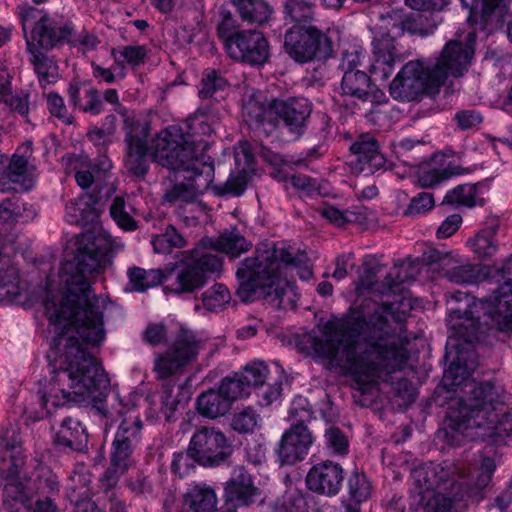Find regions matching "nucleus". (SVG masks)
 Returning a JSON list of instances; mask_svg holds the SVG:
<instances>
[{
	"label": "nucleus",
	"instance_id": "1",
	"mask_svg": "<svg viewBox=\"0 0 512 512\" xmlns=\"http://www.w3.org/2000/svg\"><path fill=\"white\" fill-rule=\"evenodd\" d=\"M122 247L105 232L83 234L65 280V293L44 302L45 314L56 334L47 356L52 377L41 396L48 414L52 408L76 401V396L100 398L109 388L104 369L87 352L88 347H98L105 340L104 312L109 301L93 294L89 278Z\"/></svg>",
	"mask_w": 512,
	"mask_h": 512
},
{
	"label": "nucleus",
	"instance_id": "2",
	"mask_svg": "<svg viewBox=\"0 0 512 512\" xmlns=\"http://www.w3.org/2000/svg\"><path fill=\"white\" fill-rule=\"evenodd\" d=\"M464 292L451 295L447 326L452 331L448 338L445 359L455 355L443 375V384L449 390L464 383L465 397L454 400L445 420V437L452 445L465 440L491 439L498 444L512 443V405L506 406L499 392L490 382L469 381L478 366L473 343L487 330H495L483 311L471 313L472 305Z\"/></svg>",
	"mask_w": 512,
	"mask_h": 512
},
{
	"label": "nucleus",
	"instance_id": "3",
	"mask_svg": "<svg viewBox=\"0 0 512 512\" xmlns=\"http://www.w3.org/2000/svg\"><path fill=\"white\" fill-rule=\"evenodd\" d=\"M404 320L393 303L364 300L342 318L326 322L320 335L309 333L304 339L316 357L350 375L361 393H367L405 365L410 337Z\"/></svg>",
	"mask_w": 512,
	"mask_h": 512
},
{
	"label": "nucleus",
	"instance_id": "4",
	"mask_svg": "<svg viewBox=\"0 0 512 512\" xmlns=\"http://www.w3.org/2000/svg\"><path fill=\"white\" fill-rule=\"evenodd\" d=\"M282 266L294 267L302 280H309L313 275L305 253H296L283 243L262 244L253 256L239 263L236 295L243 302H251L259 295L274 308L294 309L297 293L292 283L280 277Z\"/></svg>",
	"mask_w": 512,
	"mask_h": 512
},
{
	"label": "nucleus",
	"instance_id": "5",
	"mask_svg": "<svg viewBox=\"0 0 512 512\" xmlns=\"http://www.w3.org/2000/svg\"><path fill=\"white\" fill-rule=\"evenodd\" d=\"M182 140L180 129L165 128L154 138L151 151L154 161L169 170V184L163 199L167 203L192 202L208 190L214 180L213 160L189 158L187 151L174 154Z\"/></svg>",
	"mask_w": 512,
	"mask_h": 512
},
{
	"label": "nucleus",
	"instance_id": "6",
	"mask_svg": "<svg viewBox=\"0 0 512 512\" xmlns=\"http://www.w3.org/2000/svg\"><path fill=\"white\" fill-rule=\"evenodd\" d=\"M410 480V509L453 512V500L460 495L462 483L451 467L433 462L421 463L411 469Z\"/></svg>",
	"mask_w": 512,
	"mask_h": 512
},
{
	"label": "nucleus",
	"instance_id": "7",
	"mask_svg": "<svg viewBox=\"0 0 512 512\" xmlns=\"http://www.w3.org/2000/svg\"><path fill=\"white\" fill-rule=\"evenodd\" d=\"M221 269V257L196 246L182 253L180 260L165 270L164 281H168L165 289L178 296L192 294L203 288L211 275L219 274Z\"/></svg>",
	"mask_w": 512,
	"mask_h": 512
},
{
	"label": "nucleus",
	"instance_id": "8",
	"mask_svg": "<svg viewBox=\"0 0 512 512\" xmlns=\"http://www.w3.org/2000/svg\"><path fill=\"white\" fill-rule=\"evenodd\" d=\"M143 422L139 416L125 417L119 424L109 454L110 467L102 477V487L109 490L116 486L120 475L134 463V451L141 440Z\"/></svg>",
	"mask_w": 512,
	"mask_h": 512
},
{
	"label": "nucleus",
	"instance_id": "9",
	"mask_svg": "<svg viewBox=\"0 0 512 512\" xmlns=\"http://www.w3.org/2000/svg\"><path fill=\"white\" fill-rule=\"evenodd\" d=\"M284 50L299 64L324 62L334 53L332 39L312 25H294L284 35Z\"/></svg>",
	"mask_w": 512,
	"mask_h": 512
},
{
	"label": "nucleus",
	"instance_id": "10",
	"mask_svg": "<svg viewBox=\"0 0 512 512\" xmlns=\"http://www.w3.org/2000/svg\"><path fill=\"white\" fill-rule=\"evenodd\" d=\"M204 346V340L195 331L180 326L173 335L169 348L155 358L154 371L157 378L164 380L181 372L197 360Z\"/></svg>",
	"mask_w": 512,
	"mask_h": 512
},
{
	"label": "nucleus",
	"instance_id": "11",
	"mask_svg": "<svg viewBox=\"0 0 512 512\" xmlns=\"http://www.w3.org/2000/svg\"><path fill=\"white\" fill-rule=\"evenodd\" d=\"M290 415L298 423L291 425L290 429L282 435L277 450L281 463L287 465H293L303 460L313 443L312 433L304 424L312 417L307 399L303 397L294 399L290 408Z\"/></svg>",
	"mask_w": 512,
	"mask_h": 512
},
{
	"label": "nucleus",
	"instance_id": "12",
	"mask_svg": "<svg viewBox=\"0 0 512 512\" xmlns=\"http://www.w3.org/2000/svg\"><path fill=\"white\" fill-rule=\"evenodd\" d=\"M476 34L469 32L464 42L450 40L443 47L440 57L429 62V68L433 72V81L440 86L448 76L461 77L467 71L474 55Z\"/></svg>",
	"mask_w": 512,
	"mask_h": 512
},
{
	"label": "nucleus",
	"instance_id": "13",
	"mask_svg": "<svg viewBox=\"0 0 512 512\" xmlns=\"http://www.w3.org/2000/svg\"><path fill=\"white\" fill-rule=\"evenodd\" d=\"M439 84L433 81V72L426 60H413L406 63L390 84V95L399 101H413L425 91L438 90Z\"/></svg>",
	"mask_w": 512,
	"mask_h": 512
},
{
	"label": "nucleus",
	"instance_id": "14",
	"mask_svg": "<svg viewBox=\"0 0 512 512\" xmlns=\"http://www.w3.org/2000/svg\"><path fill=\"white\" fill-rule=\"evenodd\" d=\"M422 262L439 265L448 281L455 284H477L489 279V267L479 264L462 263L453 251L428 247L422 254Z\"/></svg>",
	"mask_w": 512,
	"mask_h": 512
},
{
	"label": "nucleus",
	"instance_id": "15",
	"mask_svg": "<svg viewBox=\"0 0 512 512\" xmlns=\"http://www.w3.org/2000/svg\"><path fill=\"white\" fill-rule=\"evenodd\" d=\"M189 445L198 464L207 467L219 466L226 462L233 450L221 430L208 426L197 429Z\"/></svg>",
	"mask_w": 512,
	"mask_h": 512
},
{
	"label": "nucleus",
	"instance_id": "16",
	"mask_svg": "<svg viewBox=\"0 0 512 512\" xmlns=\"http://www.w3.org/2000/svg\"><path fill=\"white\" fill-rule=\"evenodd\" d=\"M230 58L252 66L265 64L270 57L269 43L258 30H241L226 44Z\"/></svg>",
	"mask_w": 512,
	"mask_h": 512
},
{
	"label": "nucleus",
	"instance_id": "17",
	"mask_svg": "<svg viewBox=\"0 0 512 512\" xmlns=\"http://www.w3.org/2000/svg\"><path fill=\"white\" fill-rule=\"evenodd\" d=\"M211 119V111L208 108H199L195 115L189 119L187 123V132L185 133L183 128L179 125H171L167 128L176 127L180 129L182 134V140L179 141L174 154L185 150L189 154V158H208L212 160L210 156L205 154L209 144L203 139V136H210L214 129L208 122Z\"/></svg>",
	"mask_w": 512,
	"mask_h": 512
},
{
	"label": "nucleus",
	"instance_id": "18",
	"mask_svg": "<svg viewBox=\"0 0 512 512\" xmlns=\"http://www.w3.org/2000/svg\"><path fill=\"white\" fill-rule=\"evenodd\" d=\"M344 475L341 464L332 460H323L310 468L306 476V484L311 491L331 497L341 490Z\"/></svg>",
	"mask_w": 512,
	"mask_h": 512
},
{
	"label": "nucleus",
	"instance_id": "19",
	"mask_svg": "<svg viewBox=\"0 0 512 512\" xmlns=\"http://www.w3.org/2000/svg\"><path fill=\"white\" fill-rule=\"evenodd\" d=\"M270 108L292 134L298 137L304 133L312 111L311 103L307 98L275 99L270 103Z\"/></svg>",
	"mask_w": 512,
	"mask_h": 512
},
{
	"label": "nucleus",
	"instance_id": "20",
	"mask_svg": "<svg viewBox=\"0 0 512 512\" xmlns=\"http://www.w3.org/2000/svg\"><path fill=\"white\" fill-rule=\"evenodd\" d=\"M496 300L497 304L484 301L475 302L470 312H479L481 309L495 331L512 332V284L510 282H506L500 287Z\"/></svg>",
	"mask_w": 512,
	"mask_h": 512
},
{
	"label": "nucleus",
	"instance_id": "21",
	"mask_svg": "<svg viewBox=\"0 0 512 512\" xmlns=\"http://www.w3.org/2000/svg\"><path fill=\"white\" fill-rule=\"evenodd\" d=\"M147 131L143 126H136L126 133V155L124 164L126 169L137 178H143L149 167L147 157L148 150H151L152 145L148 148L146 143ZM154 139L152 140L153 144ZM152 154V151H150Z\"/></svg>",
	"mask_w": 512,
	"mask_h": 512
},
{
	"label": "nucleus",
	"instance_id": "22",
	"mask_svg": "<svg viewBox=\"0 0 512 512\" xmlns=\"http://www.w3.org/2000/svg\"><path fill=\"white\" fill-rule=\"evenodd\" d=\"M72 31L73 27L70 23H62L44 15L38 19L28 39L38 48L50 50L68 41Z\"/></svg>",
	"mask_w": 512,
	"mask_h": 512
},
{
	"label": "nucleus",
	"instance_id": "23",
	"mask_svg": "<svg viewBox=\"0 0 512 512\" xmlns=\"http://www.w3.org/2000/svg\"><path fill=\"white\" fill-rule=\"evenodd\" d=\"M23 467H12L9 471H0L2 475L3 506L8 512L29 511L31 501L21 478Z\"/></svg>",
	"mask_w": 512,
	"mask_h": 512
},
{
	"label": "nucleus",
	"instance_id": "24",
	"mask_svg": "<svg viewBox=\"0 0 512 512\" xmlns=\"http://www.w3.org/2000/svg\"><path fill=\"white\" fill-rule=\"evenodd\" d=\"M259 495L260 491L253 484L247 470L244 467H236L225 485V498L228 505H232L236 510V507L254 503Z\"/></svg>",
	"mask_w": 512,
	"mask_h": 512
},
{
	"label": "nucleus",
	"instance_id": "25",
	"mask_svg": "<svg viewBox=\"0 0 512 512\" xmlns=\"http://www.w3.org/2000/svg\"><path fill=\"white\" fill-rule=\"evenodd\" d=\"M387 32L375 35L372 41L374 62L371 65V71L375 74L380 73L381 77L387 79L391 74L394 64L401 61V56L395 46L394 37L390 35L394 29L389 26Z\"/></svg>",
	"mask_w": 512,
	"mask_h": 512
},
{
	"label": "nucleus",
	"instance_id": "26",
	"mask_svg": "<svg viewBox=\"0 0 512 512\" xmlns=\"http://www.w3.org/2000/svg\"><path fill=\"white\" fill-rule=\"evenodd\" d=\"M24 464L20 427L17 423L9 424L0 433V471L23 467Z\"/></svg>",
	"mask_w": 512,
	"mask_h": 512
},
{
	"label": "nucleus",
	"instance_id": "27",
	"mask_svg": "<svg viewBox=\"0 0 512 512\" xmlns=\"http://www.w3.org/2000/svg\"><path fill=\"white\" fill-rule=\"evenodd\" d=\"M341 91L343 95L361 102L374 103L383 96V93L372 83L365 71L343 73Z\"/></svg>",
	"mask_w": 512,
	"mask_h": 512
},
{
	"label": "nucleus",
	"instance_id": "28",
	"mask_svg": "<svg viewBox=\"0 0 512 512\" xmlns=\"http://www.w3.org/2000/svg\"><path fill=\"white\" fill-rule=\"evenodd\" d=\"M350 150L356 155L359 169L362 172L372 174L385 165V158L379 150V144L371 135H361L351 145Z\"/></svg>",
	"mask_w": 512,
	"mask_h": 512
},
{
	"label": "nucleus",
	"instance_id": "29",
	"mask_svg": "<svg viewBox=\"0 0 512 512\" xmlns=\"http://www.w3.org/2000/svg\"><path fill=\"white\" fill-rule=\"evenodd\" d=\"M383 27L389 29L391 26L395 33L401 34L407 32L413 35L427 36L433 33L437 24L430 22L429 19L422 14H412L406 18H402L401 14L396 11L387 13L382 16Z\"/></svg>",
	"mask_w": 512,
	"mask_h": 512
},
{
	"label": "nucleus",
	"instance_id": "30",
	"mask_svg": "<svg viewBox=\"0 0 512 512\" xmlns=\"http://www.w3.org/2000/svg\"><path fill=\"white\" fill-rule=\"evenodd\" d=\"M251 243L237 230L224 231L217 237L203 238L197 247H203L206 251H219L231 257H239L242 253L249 251Z\"/></svg>",
	"mask_w": 512,
	"mask_h": 512
},
{
	"label": "nucleus",
	"instance_id": "31",
	"mask_svg": "<svg viewBox=\"0 0 512 512\" xmlns=\"http://www.w3.org/2000/svg\"><path fill=\"white\" fill-rule=\"evenodd\" d=\"M54 443L65 449L82 452L87 449L88 434L78 419L68 416L61 421Z\"/></svg>",
	"mask_w": 512,
	"mask_h": 512
},
{
	"label": "nucleus",
	"instance_id": "32",
	"mask_svg": "<svg viewBox=\"0 0 512 512\" xmlns=\"http://www.w3.org/2000/svg\"><path fill=\"white\" fill-rule=\"evenodd\" d=\"M28 161L24 156L14 155L10 162H5L3 175L0 176V190L28 191L32 181L27 177Z\"/></svg>",
	"mask_w": 512,
	"mask_h": 512
},
{
	"label": "nucleus",
	"instance_id": "33",
	"mask_svg": "<svg viewBox=\"0 0 512 512\" xmlns=\"http://www.w3.org/2000/svg\"><path fill=\"white\" fill-rule=\"evenodd\" d=\"M70 102L79 110L98 115L103 111L99 91L88 82H72L68 88Z\"/></svg>",
	"mask_w": 512,
	"mask_h": 512
},
{
	"label": "nucleus",
	"instance_id": "34",
	"mask_svg": "<svg viewBox=\"0 0 512 512\" xmlns=\"http://www.w3.org/2000/svg\"><path fill=\"white\" fill-rule=\"evenodd\" d=\"M183 499L184 504L193 512H215L217 510L215 491L204 483L191 484Z\"/></svg>",
	"mask_w": 512,
	"mask_h": 512
},
{
	"label": "nucleus",
	"instance_id": "35",
	"mask_svg": "<svg viewBox=\"0 0 512 512\" xmlns=\"http://www.w3.org/2000/svg\"><path fill=\"white\" fill-rule=\"evenodd\" d=\"M64 217L67 223L77 226H85L94 222L97 218V211L92 197L81 195L69 200L65 206Z\"/></svg>",
	"mask_w": 512,
	"mask_h": 512
},
{
	"label": "nucleus",
	"instance_id": "36",
	"mask_svg": "<svg viewBox=\"0 0 512 512\" xmlns=\"http://www.w3.org/2000/svg\"><path fill=\"white\" fill-rule=\"evenodd\" d=\"M231 407L232 404L218 388L202 392L197 398V410L206 418L216 419L224 416Z\"/></svg>",
	"mask_w": 512,
	"mask_h": 512
},
{
	"label": "nucleus",
	"instance_id": "37",
	"mask_svg": "<svg viewBox=\"0 0 512 512\" xmlns=\"http://www.w3.org/2000/svg\"><path fill=\"white\" fill-rule=\"evenodd\" d=\"M376 275L374 268H368L364 274L360 277L357 291L364 293L365 291L375 295H388L395 291V288L400 285L403 280L399 277V271L394 269L389 272L385 277L384 282L373 281Z\"/></svg>",
	"mask_w": 512,
	"mask_h": 512
},
{
	"label": "nucleus",
	"instance_id": "38",
	"mask_svg": "<svg viewBox=\"0 0 512 512\" xmlns=\"http://www.w3.org/2000/svg\"><path fill=\"white\" fill-rule=\"evenodd\" d=\"M20 294L19 272L8 256L0 252V302H11Z\"/></svg>",
	"mask_w": 512,
	"mask_h": 512
},
{
	"label": "nucleus",
	"instance_id": "39",
	"mask_svg": "<svg viewBox=\"0 0 512 512\" xmlns=\"http://www.w3.org/2000/svg\"><path fill=\"white\" fill-rule=\"evenodd\" d=\"M26 45L27 51L30 55L29 61L33 65L40 82H54L58 77L57 63L52 58L43 53L41 48H38L36 45H34L33 41H29L28 37H26Z\"/></svg>",
	"mask_w": 512,
	"mask_h": 512
},
{
	"label": "nucleus",
	"instance_id": "40",
	"mask_svg": "<svg viewBox=\"0 0 512 512\" xmlns=\"http://www.w3.org/2000/svg\"><path fill=\"white\" fill-rule=\"evenodd\" d=\"M235 6L241 19L251 24H263L272 14L271 6L265 0H236Z\"/></svg>",
	"mask_w": 512,
	"mask_h": 512
},
{
	"label": "nucleus",
	"instance_id": "41",
	"mask_svg": "<svg viewBox=\"0 0 512 512\" xmlns=\"http://www.w3.org/2000/svg\"><path fill=\"white\" fill-rule=\"evenodd\" d=\"M498 231V225L492 224L480 230L474 238L468 243L473 253L481 259L492 257L498 250V244L495 239Z\"/></svg>",
	"mask_w": 512,
	"mask_h": 512
},
{
	"label": "nucleus",
	"instance_id": "42",
	"mask_svg": "<svg viewBox=\"0 0 512 512\" xmlns=\"http://www.w3.org/2000/svg\"><path fill=\"white\" fill-rule=\"evenodd\" d=\"M127 275L131 290L136 292H144L161 284L165 279V271L161 269L145 270L140 267H131Z\"/></svg>",
	"mask_w": 512,
	"mask_h": 512
},
{
	"label": "nucleus",
	"instance_id": "43",
	"mask_svg": "<svg viewBox=\"0 0 512 512\" xmlns=\"http://www.w3.org/2000/svg\"><path fill=\"white\" fill-rule=\"evenodd\" d=\"M443 203L472 208L476 205H483L484 200L479 196L477 184H462L449 190Z\"/></svg>",
	"mask_w": 512,
	"mask_h": 512
},
{
	"label": "nucleus",
	"instance_id": "44",
	"mask_svg": "<svg viewBox=\"0 0 512 512\" xmlns=\"http://www.w3.org/2000/svg\"><path fill=\"white\" fill-rule=\"evenodd\" d=\"M457 167L436 166L434 162L420 166L417 172L418 184L423 188H433L439 183L449 179L452 175L458 174Z\"/></svg>",
	"mask_w": 512,
	"mask_h": 512
},
{
	"label": "nucleus",
	"instance_id": "45",
	"mask_svg": "<svg viewBox=\"0 0 512 512\" xmlns=\"http://www.w3.org/2000/svg\"><path fill=\"white\" fill-rule=\"evenodd\" d=\"M509 3L510 0H473L469 20L479 14L483 23L489 22L492 17L497 18L498 22H504Z\"/></svg>",
	"mask_w": 512,
	"mask_h": 512
},
{
	"label": "nucleus",
	"instance_id": "46",
	"mask_svg": "<svg viewBox=\"0 0 512 512\" xmlns=\"http://www.w3.org/2000/svg\"><path fill=\"white\" fill-rule=\"evenodd\" d=\"M270 110V105L262 101V95H253L244 102L242 114L249 126L258 127L267 120Z\"/></svg>",
	"mask_w": 512,
	"mask_h": 512
},
{
	"label": "nucleus",
	"instance_id": "47",
	"mask_svg": "<svg viewBox=\"0 0 512 512\" xmlns=\"http://www.w3.org/2000/svg\"><path fill=\"white\" fill-rule=\"evenodd\" d=\"M231 294L228 288L221 283H216L201 294L203 308L210 312L223 310L230 302Z\"/></svg>",
	"mask_w": 512,
	"mask_h": 512
},
{
	"label": "nucleus",
	"instance_id": "48",
	"mask_svg": "<svg viewBox=\"0 0 512 512\" xmlns=\"http://www.w3.org/2000/svg\"><path fill=\"white\" fill-rule=\"evenodd\" d=\"M110 215L116 224L123 230L133 231L137 228L136 221L132 217L134 208L124 197L116 196L109 208Z\"/></svg>",
	"mask_w": 512,
	"mask_h": 512
},
{
	"label": "nucleus",
	"instance_id": "49",
	"mask_svg": "<svg viewBox=\"0 0 512 512\" xmlns=\"http://www.w3.org/2000/svg\"><path fill=\"white\" fill-rule=\"evenodd\" d=\"M497 462L498 456L493 447H489L481 453L478 463V475L475 480V486L479 490L486 488L490 484L497 467Z\"/></svg>",
	"mask_w": 512,
	"mask_h": 512
},
{
	"label": "nucleus",
	"instance_id": "50",
	"mask_svg": "<svg viewBox=\"0 0 512 512\" xmlns=\"http://www.w3.org/2000/svg\"><path fill=\"white\" fill-rule=\"evenodd\" d=\"M152 246L156 253H170L174 248H184L186 240L172 225H167L164 233L152 238Z\"/></svg>",
	"mask_w": 512,
	"mask_h": 512
},
{
	"label": "nucleus",
	"instance_id": "51",
	"mask_svg": "<svg viewBox=\"0 0 512 512\" xmlns=\"http://www.w3.org/2000/svg\"><path fill=\"white\" fill-rule=\"evenodd\" d=\"M347 486L350 498L357 504L368 500L371 496L372 487L369 479L357 469L350 474Z\"/></svg>",
	"mask_w": 512,
	"mask_h": 512
},
{
	"label": "nucleus",
	"instance_id": "52",
	"mask_svg": "<svg viewBox=\"0 0 512 512\" xmlns=\"http://www.w3.org/2000/svg\"><path fill=\"white\" fill-rule=\"evenodd\" d=\"M78 478L79 482L83 480L84 485L80 488L72 486L69 492L70 501L75 505L74 512H104L90 499L91 489L86 485V479L81 476Z\"/></svg>",
	"mask_w": 512,
	"mask_h": 512
},
{
	"label": "nucleus",
	"instance_id": "53",
	"mask_svg": "<svg viewBox=\"0 0 512 512\" xmlns=\"http://www.w3.org/2000/svg\"><path fill=\"white\" fill-rule=\"evenodd\" d=\"M218 389L231 404L238 399L245 398L250 395V391L240 374H235L233 377L227 376L223 378Z\"/></svg>",
	"mask_w": 512,
	"mask_h": 512
},
{
	"label": "nucleus",
	"instance_id": "54",
	"mask_svg": "<svg viewBox=\"0 0 512 512\" xmlns=\"http://www.w3.org/2000/svg\"><path fill=\"white\" fill-rule=\"evenodd\" d=\"M228 85L221 71L206 69L201 80L199 96L201 98H212L218 91L224 90Z\"/></svg>",
	"mask_w": 512,
	"mask_h": 512
},
{
	"label": "nucleus",
	"instance_id": "55",
	"mask_svg": "<svg viewBox=\"0 0 512 512\" xmlns=\"http://www.w3.org/2000/svg\"><path fill=\"white\" fill-rule=\"evenodd\" d=\"M325 448L330 454L343 456L348 453L349 441L345 433L338 427L330 426L326 429Z\"/></svg>",
	"mask_w": 512,
	"mask_h": 512
},
{
	"label": "nucleus",
	"instance_id": "56",
	"mask_svg": "<svg viewBox=\"0 0 512 512\" xmlns=\"http://www.w3.org/2000/svg\"><path fill=\"white\" fill-rule=\"evenodd\" d=\"M268 374V366L263 361H254L246 365L240 373L250 392L252 387L263 386Z\"/></svg>",
	"mask_w": 512,
	"mask_h": 512
},
{
	"label": "nucleus",
	"instance_id": "57",
	"mask_svg": "<svg viewBox=\"0 0 512 512\" xmlns=\"http://www.w3.org/2000/svg\"><path fill=\"white\" fill-rule=\"evenodd\" d=\"M111 53L117 64L127 63L128 65L138 66L144 62L148 51L143 45H128L119 50L113 48Z\"/></svg>",
	"mask_w": 512,
	"mask_h": 512
},
{
	"label": "nucleus",
	"instance_id": "58",
	"mask_svg": "<svg viewBox=\"0 0 512 512\" xmlns=\"http://www.w3.org/2000/svg\"><path fill=\"white\" fill-rule=\"evenodd\" d=\"M314 4L310 0H286L284 13L292 22H302L313 18Z\"/></svg>",
	"mask_w": 512,
	"mask_h": 512
},
{
	"label": "nucleus",
	"instance_id": "59",
	"mask_svg": "<svg viewBox=\"0 0 512 512\" xmlns=\"http://www.w3.org/2000/svg\"><path fill=\"white\" fill-rule=\"evenodd\" d=\"M366 59V51L360 45H350L342 53L341 63L339 65L340 70L343 73L363 71L361 67Z\"/></svg>",
	"mask_w": 512,
	"mask_h": 512
},
{
	"label": "nucleus",
	"instance_id": "60",
	"mask_svg": "<svg viewBox=\"0 0 512 512\" xmlns=\"http://www.w3.org/2000/svg\"><path fill=\"white\" fill-rule=\"evenodd\" d=\"M161 412L167 421H170L180 403L179 393L176 392L172 381L163 383L160 391Z\"/></svg>",
	"mask_w": 512,
	"mask_h": 512
},
{
	"label": "nucleus",
	"instance_id": "61",
	"mask_svg": "<svg viewBox=\"0 0 512 512\" xmlns=\"http://www.w3.org/2000/svg\"><path fill=\"white\" fill-rule=\"evenodd\" d=\"M321 215L330 223L343 227L346 223L361 221L364 217L360 211L345 210L341 211L334 206H325L321 210Z\"/></svg>",
	"mask_w": 512,
	"mask_h": 512
},
{
	"label": "nucleus",
	"instance_id": "62",
	"mask_svg": "<svg viewBox=\"0 0 512 512\" xmlns=\"http://www.w3.org/2000/svg\"><path fill=\"white\" fill-rule=\"evenodd\" d=\"M247 179L245 173H238L231 175L227 181L222 185H215L210 188L213 189L216 195H233L240 196L246 189Z\"/></svg>",
	"mask_w": 512,
	"mask_h": 512
},
{
	"label": "nucleus",
	"instance_id": "63",
	"mask_svg": "<svg viewBox=\"0 0 512 512\" xmlns=\"http://www.w3.org/2000/svg\"><path fill=\"white\" fill-rule=\"evenodd\" d=\"M196 463H198L196 456L190 451L189 446L185 452L174 453L171 469L175 474L183 478L195 469Z\"/></svg>",
	"mask_w": 512,
	"mask_h": 512
},
{
	"label": "nucleus",
	"instance_id": "64",
	"mask_svg": "<svg viewBox=\"0 0 512 512\" xmlns=\"http://www.w3.org/2000/svg\"><path fill=\"white\" fill-rule=\"evenodd\" d=\"M259 415L256 411L247 407L233 416L231 426L239 433L252 432L257 426Z\"/></svg>",
	"mask_w": 512,
	"mask_h": 512
}]
</instances>
